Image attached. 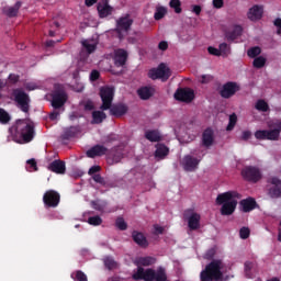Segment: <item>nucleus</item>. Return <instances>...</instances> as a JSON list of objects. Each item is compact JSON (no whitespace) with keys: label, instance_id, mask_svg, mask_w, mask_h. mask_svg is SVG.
<instances>
[{"label":"nucleus","instance_id":"obj_22","mask_svg":"<svg viewBox=\"0 0 281 281\" xmlns=\"http://www.w3.org/2000/svg\"><path fill=\"white\" fill-rule=\"evenodd\" d=\"M128 58V53L122 48L115 50L114 53V65L116 67H124Z\"/></svg>","mask_w":281,"mask_h":281},{"label":"nucleus","instance_id":"obj_29","mask_svg":"<svg viewBox=\"0 0 281 281\" xmlns=\"http://www.w3.org/2000/svg\"><path fill=\"white\" fill-rule=\"evenodd\" d=\"M256 269H257V263L254 261H246L244 263V271H245L246 278H255Z\"/></svg>","mask_w":281,"mask_h":281},{"label":"nucleus","instance_id":"obj_10","mask_svg":"<svg viewBox=\"0 0 281 281\" xmlns=\"http://www.w3.org/2000/svg\"><path fill=\"white\" fill-rule=\"evenodd\" d=\"M134 20L131 18V14L126 13L116 20V32L122 38V32H130L133 27Z\"/></svg>","mask_w":281,"mask_h":281},{"label":"nucleus","instance_id":"obj_36","mask_svg":"<svg viewBox=\"0 0 281 281\" xmlns=\"http://www.w3.org/2000/svg\"><path fill=\"white\" fill-rule=\"evenodd\" d=\"M11 121L12 116L10 115V113H8V111H5L4 109L0 108V124H10Z\"/></svg>","mask_w":281,"mask_h":281},{"label":"nucleus","instance_id":"obj_51","mask_svg":"<svg viewBox=\"0 0 281 281\" xmlns=\"http://www.w3.org/2000/svg\"><path fill=\"white\" fill-rule=\"evenodd\" d=\"M58 117H60V109H54V111L49 113V120L55 122Z\"/></svg>","mask_w":281,"mask_h":281},{"label":"nucleus","instance_id":"obj_38","mask_svg":"<svg viewBox=\"0 0 281 281\" xmlns=\"http://www.w3.org/2000/svg\"><path fill=\"white\" fill-rule=\"evenodd\" d=\"M167 12H168V10L165 7L156 8V12L154 14L155 21H161V19H164V16H166Z\"/></svg>","mask_w":281,"mask_h":281},{"label":"nucleus","instance_id":"obj_50","mask_svg":"<svg viewBox=\"0 0 281 281\" xmlns=\"http://www.w3.org/2000/svg\"><path fill=\"white\" fill-rule=\"evenodd\" d=\"M104 265H105L106 269H109V270L115 269V267H117V263L111 257H108L104 259Z\"/></svg>","mask_w":281,"mask_h":281},{"label":"nucleus","instance_id":"obj_61","mask_svg":"<svg viewBox=\"0 0 281 281\" xmlns=\"http://www.w3.org/2000/svg\"><path fill=\"white\" fill-rule=\"evenodd\" d=\"M158 49H160L161 52H166V49H168V42L161 41V42L158 44Z\"/></svg>","mask_w":281,"mask_h":281},{"label":"nucleus","instance_id":"obj_11","mask_svg":"<svg viewBox=\"0 0 281 281\" xmlns=\"http://www.w3.org/2000/svg\"><path fill=\"white\" fill-rule=\"evenodd\" d=\"M175 100L178 102H186L187 104H190L192 100H194V90L191 88H179L175 94H173Z\"/></svg>","mask_w":281,"mask_h":281},{"label":"nucleus","instance_id":"obj_24","mask_svg":"<svg viewBox=\"0 0 281 281\" xmlns=\"http://www.w3.org/2000/svg\"><path fill=\"white\" fill-rule=\"evenodd\" d=\"M65 102H67V94L65 92H56L53 95L52 106L53 109H63Z\"/></svg>","mask_w":281,"mask_h":281},{"label":"nucleus","instance_id":"obj_57","mask_svg":"<svg viewBox=\"0 0 281 281\" xmlns=\"http://www.w3.org/2000/svg\"><path fill=\"white\" fill-rule=\"evenodd\" d=\"M99 79H100V71L92 70L91 74H90V80L92 82H95V80H99Z\"/></svg>","mask_w":281,"mask_h":281},{"label":"nucleus","instance_id":"obj_14","mask_svg":"<svg viewBox=\"0 0 281 281\" xmlns=\"http://www.w3.org/2000/svg\"><path fill=\"white\" fill-rule=\"evenodd\" d=\"M199 164H201V160L190 155L184 156L182 159V167L186 172H194L199 168Z\"/></svg>","mask_w":281,"mask_h":281},{"label":"nucleus","instance_id":"obj_41","mask_svg":"<svg viewBox=\"0 0 281 281\" xmlns=\"http://www.w3.org/2000/svg\"><path fill=\"white\" fill-rule=\"evenodd\" d=\"M260 54H262V48H260V46H254L247 50V56H249V58H257Z\"/></svg>","mask_w":281,"mask_h":281},{"label":"nucleus","instance_id":"obj_47","mask_svg":"<svg viewBox=\"0 0 281 281\" xmlns=\"http://www.w3.org/2000/svg\"><path fill=\"white\" fill-rule=\"evenodd\" d=\"M218 49L221 52V56H224V57L229 56L231 48H229V45L227 43L220 44Z\"/></svg>","mask_w":281,"mask_h":281},{"label":"nucleus","instance_id":"obj_26","mask_svg":"<svg viewBox=\"0 0 281 281\" xmlns=\"http://www.w3.org/2000/svg\"><path fill=\"white\" fill-rule=\"evenodd\" d=\"M188 227L191 232H196L201 227V215L193 213L188 217Z\"/></svg>","mask_w":281,"mask_h":281},{"label":"nucleus","instance_id":"obj_15","mask_svg":"<svg viewBox=\"0 0 281 281\" xmlns=\"http://www.w3.org/2000/svg\"><path fill=\"white\" fill-rule=\"evenodd\" d=\"M265 14V7L260 4H254L247 12V19L249 21L256 22L260 21Z\"/></svg>","mask_w":281,"mask_h":281},{"label":"nucleus","instance_id":"obj_53","mask_svg":"<svg viewBox=\"0 0 281 281\" xmlns=\"http://www.w3.org/2000/svg\"><path fill=\"white\" fill-rule=\"evenodd\" d=\"M207 52L211 54V56H221V50L214 46H209Z\"/></svg>","mask_w":281,"mask_h":281},{"label":"nucleus","instance_id":"obj_28","mask_svg":"<svg viewBox=\"0 0 281 281\" xmlns=\"http://www.w3.org/2000/svg\"><path fill=\"white\" fill-rule=\"evenodd\" d=\"M238 36H243V26L240 25H235L232 31L225 33L227 41H236Z\"/></svg>","mask_w":281,"mask_h":281},{"label":"nucleus","instance_id":"obj_39","mask_svg":"<svg viewBox=\"0 0 281 281\" xmlns=\"http://www.w3.org/2000/svg\"><path fill=\"white\" fill-rule=\"evenodd\" d=\"M255 108L257 109V111H261L262 113H267V111H269V103H267V101L260 99L257 101Z\"/></svg>","mask_w":281,"mask_h":281},{"label":"nucleus","instance_id":"obj_43","mask_svg":"<svg viewBox=\"0 0 281 281\" xmlns=\"http://www.w3.org/2000/svg\"><path fill=\"white\" fill-rule=\"evenodd\" d=\"M113 142H120V135L111 133L103 138V144L109 146V144H113Z\"/></svg>","mask_w":281,"mask_h":281},{"label":"nucleus","instance_id":"obj_35","mask_svg":"<svg viewBox=\"0 0 281 281\" xmlns=\"http://www.w3.org/2000/svg\"><path fill=\"white\" fill-rule=\"evenodd\" d=\"M145 137L148 142H161V135L156 130L147 131Z\"/></svg>","mask_w":281,"mask_h":281},{"label":"nucleus","instance_id":"obj_37","mask_svg":"<svg viewBox=\"0 0 281 281\" xmlns=\"http://www.w3.org/2000/svg\"><path fill=\"white\" fill-rule=\"evenodd\" d=\"M70 278H72L75 281H89L87 274L82 272V270H76L70 274Z\"/></svg>","mask_w":281,"mask_h":281},{"label":"nucleus","instance_id":"obj_5","mask_svg":"<svg viewBox=\"0 0 281 281\" xmlns=\"http://www.w3.org/2000/svg\"><path fill=\"white\" fill-rule=\"evenodd\" d=\"M100 98H101V111H109L111 109V105L113 104V98H115V90L111 87H102L100 89Z\"/></svg>","mask_w":281,"mask_h":281},{"label":"nucleus","instance_id":"obj_4","mask_svg":"<svg viewBox=\"0 0 281 281\" xmlns=\"http://www.w3.org/2000/svg\"><path fill=\"white\" fill-rule=\"evenodd\" d=\"M12 95L18 109H20L22 113H30V102H32L30 94L18 88L13 90Z\"/></svg>","mask_w":281,"mask_h":281},{"label":"nucleus","instance_id":"obj_25","mask_svg":"<svg viewBox=\"0 0 281 281\" xmlns=\"http://www.w3.org/2000/svg\"><path fill=\"white\" fill-rule=\"evenodd\" d=\"M21 5H23V3L21 1H18L13 7H4L2 9V12L9 19H14V16H19V10H21Z\"/></svg>","mask_w":281,"mask_h":281},{"label":"nucleus","instance_id":"obj_45","mask_svg":"<svg viewBox=\"0 0 281 281\" xmlns=\"http://www.w3.org/2000/svg\"><path fill=\"white\" fill-rule=\"evenodd\" d=\"M115 225L121 232H126V229H128V224H126L124 217H117L115 221Z\"/></svg>","mask_w":281,"mask_h":281},{"label":"nucleus","instance_id":"obj_63","mask_svg":"<svg viewBox=\"0 0 281 281\" xmlns=\"http://www.w3.org/2000/svg\"><path fill=\"white\" fill-rule=\"evenodd\" d=\"M251 137V132L250 131H244L241 134V139L244 142H247V139H249Z\"/></svg>","mask_w":281,"mask_h":281},{"label":"nucleus","instance_id":"obj_18","mask_svg":"<svg viewBox=\"0 0 281 281\" xmlns=\"http://www.w3.org/2000/svg\"><path fill=\"white\" fill-rule=\"evenodd\" d=\"M102 3L97 5V10L99 12L100 19H106V16H111L113 14V7L109 4V0H101Z\"/></svg>","mask_w":281,"mask_h":281},{"label":"nucleus","instance_id":"obj_3","mask_svg":"<svg viewBox=\"0 0 281 281\" xmlns=\"http://www.w3.org/2000/svg\"><path fill=\"white\" fill-rule=\"evenodd\" d=\"M223 261L213 260L205 266V269L200 273L201 281H220L223 280Z\"/></svg>","mask_w":281,"mask_h":281},{"label":"nucleus","instance_id":"obj_23","mask_svg":"<svg viewBox=\"0 0 281 281\" xmlns=\"http://www.w3.org/2000/svg\"><path fill=\"white\" fill-rule=\"evenodd\" d=\"M48 170H50V172H55V175H65V172H67V167L65 161L54 160L49 164Z\"/></svg>","mask_w":281,"mask_h":281},{"label":"nucleus","instance_id":"obj_48","mask_svg":"<svg viewBox=\"0 0 281 281\" xmlns=\"http://www.w3.org/2000/svg\"><path fill=\"white\" fill-rule=\"evenodd\" d=\"M250 234H251V231H249V227H241L239 229V237L241 238V240H247Z\"/></svg>","mask_w":281,"mask_h":281},{"label":"nucleus","instance_id":"obj_7","mask_svg":"<svg viewBox=\"0 0 281 281\" xmlns=\"http://www.w3.org/2000/svg\"><path fill=\"white\" fill-rule=\"evenodd\" d=\"M148 78L151 80H162L166 82L170 78V68L166 64L161 63L157 68H153L148 72Z\"/></svg>","mask_w":281,"mask_h":281},{"label":"nucleus","instance_id":"obj_44","mask_svg":"<svg viewBox=\"0 0 281 281\" xmlns=\"http://www.w3.org/2000/svg\"><path fill=\"white\" fill-rule=\"evenodd\" d=\"M169 5L175 10L176 14H181V0H170Z\"/></svg>","mask_w":281,"mask_h":281},{"label":"nucleus","instance_id":"obj_56","mask_svg":"<svg viewBox=\"0 0 281 281\" xmlns=\"http://www.w3.org/2000/svg\"><path fill=\"white\" fill-rule=\"evenodd\" d=\"M92 179L93 181H95V183H100L101 186H104V178L100 176V173H94Z\"/></svg>","mask_w":281,"mask_h":281},{"label":"nucleus","instance_id":"obj_6","mask_svg":"<svg viewBox=\"0 0 281 281\" xmlns=\"http://www.w3.org/2000/svg\"><path fill=\"white\" fill-rule=\"evenodd\" d=\"M241 177L250 183H258L262 179V170L256 166H246L241 170Z\"/></svg>","mask_w":281,"mask_h":281},{"label":"nucleus","instance_id":"obj_55","mask_svg":"<svg viewBox=\"0 0 281 281\" xmlns=\"http://www.w3.org/2000/svg\"><path fill=\"white\" fill-rule=\"evenodd\" d=\"M26 164L30 166L31 170H34L36 172V170H38V167L36 165V159L31 158L26 161Z\"/></svg>","mask_w":281,"mask_h":281},{"label":"nucleus","instance_id":"obj_54","mask_svg":"<svg viewBox=\"0 0 281 281\" xmlns=\"http://www.w3.org/2000/svg\"><path fill=\"white\" fill-rule=\"evenodd\" d=\"M24 89H26V91H36V89H38V86L34 82H27L24 85Z\"/></svg>","mask_w":281,"mask_h":281},{"label":"nucleus","instance_id":"obj_17","mask_svg":"<svg viewBox=\"0 0 281 281\" xmlns=\"http://www.w3.org/2000/svg\"><path fill=\"white\" fill-rule=\"evenodd\" d=\"M103 155H109V148H106L104 145H94L87 151V157H90V159H95V157H103Z\"/></svg>","mask_w":281,"mask_h":281},{"label":"nucleus","instance_id":"obj_19","mask_svg":"<svg viewBox=\"0 0 281 281\" xmlns=\"http://www.w3.org/2000/svg\"><path fill=\"white\" fill-rule=\"evenodd\" d=\"M124 149L122 145L114 146L111 149H108V157H110L113 164H120L122 161V157L124 156Z\"/></svg>","mask_w":281,"mask_h":281},{"label":"nucleus","instance_id":"obj_21","mask_svg":"<svg viewBox=\"0 0 281 281\" xmlns=\"http://www.w3.org/2000/svg\"><path fill=\"white\" fill-rule=\"evenodd\" d=\"M239 205L243 209V212L249 213L254 212L258 207V202H256V199L249 196L247 199H244L239 202Z\"/></svg>","mask_w":281,"mask_h":281},{"label":"nucleus","instance_id":"obj_8","mask_svg":"<svg viewBox=\"0 0 281 281\" xmlns=\"http://www.w3.org/2000/svg\"><path fill=\"white\" fill-rule=\"evenodd\" d=\"M268 196L270 199H281V179L273 176L268 178Z\"/></svg>","mask_w":281,"mask_h":281},{"label":"nucleus","instance_id":"obj_46","mask_svg":"<svg viewBox=\"0 0 281 281\" xmlns=\"http://www.w3.org/2000/svg\"><path fill=\"white\" fill-rule=\"evenodd\" d=\"M91 205H92L93 210H97V212H104V210L106 207V202L92 201Z\"/></svg>","mask_w":281,"mask_h":281},{"label":"nucleus","instance_id":"obj_60","mask_svg":"<svg viewBox=\"0 0 281 281\" xmlns=\"http://www.w3.org/2000/svg\"><path fill=\"white\" fill-rule=\"evenodd\" d=\"M101 168L100 166H92L89 171H88V175H95L97 172H100Z\"/></svg>","mask_w":281,"mask_h":281},{"label":"nucleus","instance_id":"obj_2","mask_svg":"<svg viewBox=\"0 0 281 281\" xmlns=\"http://www.w3.org/2000/svg\"><path fill=\"white\" fill-rule=\"evenodd\" d=\"M240 195L236 191H227L220 193L216 198V205H222L221 214L222 216H232L236 212L238 205V200Z\"/></svg>","mask_w":281,"mask_h":281},{"label":"nucleus","instance_id":"obj_13","mask_svg":"<svg viewBox=\"0 0 281 281\" xmlns=\"http://www.w3.org/2000/svg\"><path fill=\"white\" fill-rule=\"evenodd\" d=\"M256 139H269L270 142H278L280 139V131L273 130H259L255 133Z\"/></svg>","mask_w":281,"mask_h":281},{"label":"nucleus","instance_id":"obj_62","mask_svg":"<svg viewBox=\"0 0 281 281\" xmlns=\"http://www.w3.org/2000/svg\"><path fill=\"white\" fill-rule=\"evenodd\" d=\"M272 126L274 127V131H279V136L281 133V120H277L276 122H273Z\"/></svg>","mask_w":281,"mask_h":281},{"label":"nucleus","instance_id":"obj_34","mask_svg":"<svg viewBox=\"0 0 281 281\" xmlns=\"http://www.w3.org/2000/svg\"><path fill=\"white\" fill-rule=\"evenodd\" d=\"M105 117H106V113H104L103 110L92 112V122H93V124H102V122H104Z\"/></svg>","mask_w":281,"mask_h":281},{"label":"nucleus","instance_id":"obj_9","mask_svg":"<svg viewBox=\"0 0 281 281\" xmlns=\"http://www.w3.org/2000/svg\"><path fill=\"white\" fill-rule=\"evenodd\" d=\"M43 203L47 210L60 205V193L56 190H47L43 195Z\"/></svg>","mask_w":281,"mask_h":281},{"label":"nucleus","instance_id":"obj_33","mask_svg":"<svg viewBox=\"0 0 281 281\" xmlns=\"http://www.w3.org/2000/svg\"><path fill=\"white\" fill-rule=\"evenodd\" d=\"M170 153V149L166 147V145H158L156 147L155 157L158 159H164L165 157H168V154Z\"/></svg>","mask_w":281,"mask_h":281},{"label":"nucleus","instance_id":"obj_31","mask_svg":"<svg viewBox=\"0 0 281 281\" xmlns=\"http://www.w3.org/2000/svg\"><path fill=\"white\" fill-rule=\"evenodd\" d=\"M140 100H150L153 98V88L143 87L137 90Z\"/></svg>","mask_w":281,"mask_h":281},{"label":"nucleus","instance_id":"obj_16","mask_svg":"<svg viewBox=\"0 0 281 281\" xmlns=\"http://www.w3.org/2000/svg\"><path fill=\"white\" fill-rule=\"evenodd\" d=\"M108 111H110V115H113V117H122L128 113V106L124 103H116L112 104Z\"/></svg>","mask_w":281,"mask_h":281},{"label":"nucleus","instance_id":"obj_59","mask_svg":"<svg viewBox=\"0 0 281 281\" xmlns=\"http://www.w3.org/2000/svg\"><path fill=\"white\" fill-rule=\"evenodd\" d=\"M211 80H212V76H210V75H203L201 77V83L202 85H207V82H210Z\"/></svg>","mask_w":281,"mask_h":281},{"label":"nucleus","instance_id":"obj_49","mask_svg":"<svg viewBox=\"0 0 281 281\" xmlns=\"http://www.w3.org/2000/svg\"><path fill=\"white\" fill-rule=\"evenodd\" d=\"M89 225L98 226L102 223V217L100 215L91 216L88 218Z\"/></svg>","mask_w":281,"mask_h":281},{"label":"nucleus","instance_id":"obj_30","mask_svg":"<svg viewBox=\"0 0 281 281\" xmlns=\"http://www.w3.org/2000/svg\"><path fill=\"white\" fill-rule=\"evenodd\" d=\"M136 262L139 267H151V265L157 262V259L155 257L147 256L138 258Z\"/></svg>","mask_w":281,"mask_h":281},{"label":"nucleus","instance_id":"obj_1","mask_svg":"<svg viewBox=\"0 0 281 281\" xmlns=\"http://www.w3.org/2000/svg\"><path fill=\"white\" fill-rule=\"evenodd\" d=\"M9 133L13 136L18 144H30L36 137V130L34 128V122L27 120L19 119L9 128ZM20 139V140H19Z\"/></svg>","mask_w":281,"mask_h":281},{"label":"nucleus","instance_id":"obj_12","mask_svg":"<svg viewBox=\"0 0 281 281\" xmlns=\"http://www.w3.org/2000/svg\"><path fill=\"white\" fill-rule=\"evenodd\" d=\"M237 91H240V87L238 86V83L234 81H228L222 87L220 95L225 100H229V98L236 95Z\"/></svg>","mask_w":281,"mask_h":281},{"label":"nucleus","instance_id":"obj_42","mask_svg":"<svg viewBox=\"0 0 281 281\" xmlns=\"http://www.w3.org/2000/svg\"><path fill=\"white\" fill-rule=\"evenodd\" d=\"M237 123H238V116L236 115V113L231 114L228 125L226 126V131L229 132L233 128H235Z\"/></svg>","mask_w":281,"mask_h":281},{"label":"nucleus","instance_id":"obj_40","mask_svg":"<svg viewBox=\"0 0 281 281\" xmlns=\"http://www.w3.org/2000/svg\"><path fill=\"white\" fill-rule=\"evenodd\" d=\"M252 65L255 67V69H262V67H265V65H267V58L259 56L256 57L252 61Z\"/></svg>","mask_w":281,"mask_h":281},{"label":"nucleus","instance_id":"obj_52","mask_svg":"<svg viewBox=\"0 0 281 281\" xmlns=\"http://www.w3.org/2000/svg\"><path fill=\"white\" fill-rule=\"evenodd\" d=\"M71 137H76V132H74V127H70L64 133V139H71Z\"/></svg>","mask_w":281,"mask_h":281},{"label":"nucleus","instance_id":"obj_20","mask_svg":"<svg viewBox=\"0 0 281 281\" xmlns=\"http://www.w3.org/2000/svg\"><path fill=\"white\" fill-rule=\"evenodd\" d=\"M202 146L204 148H210L211 146H214V130L211 127H207L202 133Z\"/></svg>","mask_w":281,"mask_h":281},{"label":"nucleus","instance_id":"obj_27","mask_svg":"<svg viewBox=\"0 0 281 281\" xmlns=\"http://www.w3.org/2000/svg\"><path fill=\"white\" fill-rule=\"evenodd\" d=\"M132 238L134 243L138 245V247H142L143 249H146V247H148V239L146 238L145 235H143V233L134 231L132 233Z\"/></svg>","mask_w":281,"mask_h":281},{"label":"nucleus","instance_id":"obj_64","mask_svg":"<svg viewBox=\"0 0 281 281\" xmlns=\"http://www.w3.org/2000/svg\"><path fill=\"white\" fill-rule=\"evenodd\" d=\"M273 25H274V27H278V30H281V19H280V18H277V19L273 21Z\"/></svg>","mask_w":281,"mask_h":281},{"label":"nucleus","instance_id":"obj_58","mask_svg":"<svg viewBox=\"0 0 281 281\" xmlns=\"http://www.w3.org/2000/svg\"><path fill=\"white\" fill-rule=\"evenodd\" d=\"M224 3L225 2L223 0H213V7L216 8V10H221V8H223Z\"/></svg>","mask_w":281,"mask_h":281},{"label":"nucleus","instance_id":"obj_32","mask_svg":"<svg viewBox=\"0 0 281 281\" xmlns=\"http://www.w3.org/2000/svg\"><path fill=\"white\" fill-rule=\"evenodd\" d=\"M82 48L86 49L87 54H93L98 49V45L91 40H83L81 42Z\"/></svg>","mask_w":281,"mask_h":281}]
</instances>
